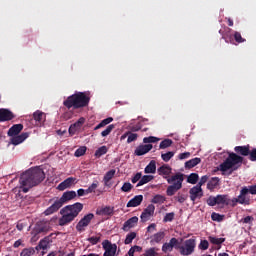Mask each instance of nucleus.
Listing matches in <instances>:
<instances>
[{"label":"nucleus","instance_id":"1","mask_svg":"<svg viewBox=\"0 0 256 256\" xmlns=\"http://www.w3.org/2000/svg\"><path fill=\"white\" fill-rule=\"evenodd\" d=\"M250 149L249 145L234 147L235 152L228 153V157L217 167L218 171H221L222 175H233V171L243 165V157H249Z\"/></svg>","mask_w":256,"mask_h":256},{"label":"nucleus","instance_id":"2","mask_svg":"<svg viewBox=\"0 0 256 256\" xmlns=\"http://www.w3.org/2000/svg\"><path fill=\"white\" fill-rule=\"evenodd\" d=\"M45 179L43 169L36 167L25 171L19 179L20 189L23 193H29V189L36 187Z\"/></svg>","mask_w":256,"mask_h":256},{"label":"nucleus","instance_id":"3","mask_svg":"<svg viewBox=\"0 0 256 256\" xmlns=\"http://www.w3.org/2000/svg\"><path fill=\"white\" fill-rule=\"evenodd\" d=\"M91 98L85 92H76L63 101L66 109H83L89 105Z\"/></svg>","mask_w":256,"mask_h":256},{"label":"nucleus","instance_id":"4","mask_svg":"<svg viewBox=\"0 0 256 256\" xmlns=\"http://www.w3.org/2000/svg\"><path fill=\"white\" fill-rule=\"evenodd\" d=\"M250 195H256V184L250 186H244L240 190V194L237 198L230 199L231 207H236L237 203L240 205H251Z\"/></svg>","mask_w":256,"mask_h":256},{"label":"nucleus","instance_id":"5","mask_svg":"<svg viewBox=\"0 0 256 256\" xmlns=\"http://www.w3.org/2000/svg\"><path fill=\"white\" fill-rule=\"evenodd\" d=\"M75 197H77V192L73 190L64 192L60 199H57L44 211V215H53V213H57V210L62 208L64 203L75 199Z\"/></svg>","mask_w":256,"mask_h":256},{"label":"nucleus","instance_id":"6","mask_svg":"<svg viewBox=\"0 0 256 256\" xmlns=\"http://www.w3.org/2000/svg\"><path fill=\"white\" fill-rule=\"evenodd\" d=\"M183 181H185V177L182 173H176L175 175L171 176L170 178H167V183H169L170 186L167 187L166 194L168 197H173L177 191L182 189L183 187Z\"/></svg>","mask_w":256,"mask_h":256},{"label":"nucleus","instance_id":"7","mask_svg":"<svg viewBox=\"0 0 256 256\" xmlns=\"http://www.w3.org/2000/svg\"><path fill=\"white\" fill-rule=\"evenodd\" d=\"M195 247H197V240H195V238H190L185 240L184 245L181 246L178 244V251L180 255L189 256L195 253Z\"/></svg>","mask_w":256,"mask_h":256},{"label":"nucleus","instance_id":"8","mask_svg":"<svg viewBox=\"0 0 256 256\" xmlns=\"http://www.w3.org/2000/svg\"><path fill=\"white\" fill-rule=\"evenodd\" d=\"M209 207H215V205H231V198L227 194H218L217 196H210L206 200Z\"/></svg>","mask_w":256,"mask_h":256},{"label":"nucleus","instance_id":"9","mask_svg":"<svg viewBox=\"0 0 256 256\" xmlns=\"http://www.w3.org/2000/svg\"><path fill=\"white\" fill-rule=\"evenodd\" d=\"M95 219V214L94 213H89L86 214L76 225V231L78 233H83L87 227L91 224V221Z\"/></svg>","mask_w":256,"mask_h":256},{"label":"nucleus","instance_id":"10","mask_svg":"<svg viewBox=\"0 0 256 256\" xmlns=\"http://www.w3.org/2000/svg\"><path fill=\"white\" fill-rule=\"evenodd\" d=\"M83 211V204L81 202H76L72 205L65 206L61 213H71L74 218L78 217L79 213Z\"/></svg>","mask_w":256,"mask_h":256},{"label":"nucleus","instance_id":"11","mask_svg":"<svg viewBox=\"0 0 256 256\" xmlns=\"http://www.w3.org/2000/svg\"><path fill=\"white\" fill-rule=\"evenodd\" d=\"M102 247L105 251L103 256H115L117 253V244H112L109 240H104L102 242Z\"/></svg>","mask_w":256,"mask_h":256},{"label":"nucleus","instance_id":"12","mask_svg":"<svg viewBox=\"0 0 256 256\" xmlns=\"http://www.w3.org/2000/svg\"><path fill=\"white\" fill-rule=\"evenodd\" d=\"M153 215H155V205L150 204L142 212L140 216L141 222L147 223V221L151 220V217H153Z\"/></svg>","mask_w":256,"mask_h":256},{"label":"nucleus","instance_id":"13","mask_svg":"<svg viewBox=\"0 0 256 256\" xmlns=\"http://www.w3.org/2000/svg\"><path fill=\"white\" fill-rule=\"evenodd\" d=\"M173 249L179 250V240L177 238H171L169 242L162 245L163 253H171Z\"/></svg>","mask_w":256,"mask_h":256},{"label":"nucleus","instance_id":"14","mask_svg":"<svg viewBox=\"0 0 256 256\" xmlns=\"http://www.w3.org/2000/svg\"><path fill=\"white\" fill-rule=\"evenodd\" d=\"M189 195H190V201L195 203L197 199H201L203 197V188H200V186H193L189 190Z\"/></svg>","mask_w":256,"mask_h":256},{"label":"nucleus","instance_id":"15","mask_svg":"<svg viewBox=\"0 0 256 256\" xmlns=\"http://www.w3.org/2000/svg\"><path fill=\"white\" fill-rule=\"evenodd\" d=\"M15 119V114L9 109L1 108L0 109V123H5V121H12Z\"/></svg>","mask_w":256,"mask_h":256},{"label":"nucleus","instance_id":"16","mask_svg":"<svg viewBox=\"0 0 256 256\" xmlns=\"http://www.w3.org/2000/svg\"><path fill=\"white\" fill-rule=\"evenodd\" d=\"M138 223H139V217L133 216L132 218H129L126 222H124L122 229L125 232L131 231V229L137 227Z\"/></svg>","mask_w":256,"mask_h":256},{"label":"nucleus","instance_id":"17","mask_svg":"<svg viewBox=\"0 0 256 256\" xmlns=\"http://www.w3.org/2000/svg\"><path fill=\"white\" fill-rule=\"evenodd\" d=\"M151 149H153L152 144L139 145L135 149L134 153H135V155H137V157H141L142 155H147V153H149V151H151Z\"/></svg>","mask_w":256,"mask_h":256},{"label":"nucleus","instance_id":"18","mask_svg":"<svg viewBox=\"0 0 256 256\" xmlns=\"http://www.w3.org/2000/svg\"><path fill=\"white\" fill-rule=\"evenodd\" d=\"M75 181L76 179L74 177H69L58 185L57 190L65 191V189H69L70 187H73V185H75Z\"/></svg>","mask_w":256,"mask_h":256},{"label":"nucleus","instance_id":"19","mask_svg":"<svg viewBox=\"0 0 256 256\" xmlns=\"http://www.w3.org/2000/svg\"><path fill=\"white\" fill-rule=\"evenodd\" d=\"M64 215L59 219V225L60 227H65V225H69V223H72V221H75V218L73 215L69 212H61Z\"/></svg>","mask_w":256,"mask_h":256},{"label":"nucleus","instance_id":"20","mask_svg":"<svg viewBox=\"0 0 256 256\" xmlns=\"http://www.w3.org/2000/svg\"><path fill=\"white\" fill-rule=\"evenodd\" d=\"M85 124V119L83 117L79 118L78 121H76L74 124H72L69 127V134L70 135H75V133H77V131H79V129H81V127H83V125Z\"/></svg>","mask_w":256,"mask_h":256},{"label":"nucleus","instance_id":"21","mask_svg":"<svg viewBox=\"0 0 256 256\" xmlns=\"http://www.w3.org/2000/svg\"><path fill=\"white\" fill-rule=\"evenodd\" d=\"M157 171L158 175H161L164 179H166V181L167 179H171L169 175H171L172 168L169 165L164 164L161 167H159Z\"/></svg>","mask_w":256,"mask_h":256},{"label":"nucleus","instance_id":"22","mask_svg":"<svg viewBox=\"0 0 256 256\" xmlns=\"http://www.w3.org/2000/svg\"><path fill=\"white\" fill-rule=\"evenodd\" d=\"M28 137L29 133L23 132L20 135L12 136L10 143H12V145H21V143H23V141H25V139H27Z\"/></svg>","mask_w":256,"mask_h":256},{"label":"nucleus","instance_id":"23","mask_svg":"<svg viewBox=\"0 0 256 256\" xmlns=\"http://www.w3.org/2000/svg\"><path fill=\"white\" fill-rule=\"evenodd\" d=\"M33 119L35 121V125L39 127L40 125H43V122L45 121V113L37 110L33 113Z\"/></svg>","mask_w":256,"mask_h":256},{"label":"nucleus","instance_id":"24","mask_svg":"<svg viewBox=\"0 0 256 256\" xmlns=\"http://www.w3.org/2000/svg\"><path fill=\"white\" fill-rule=\"evenodd\" d=\"M21 131H23V124H14L8 130V137H15V136L19 135Z\"/></svg>","mask_w":256,"mask_h":256},{"label":"nucleus","instance_id":"25","mask_svg":"<svg viewBox=\"0 0 256 256\" xmlns=\"http://www.w3.org/2000/svg\"><path fill=\"white\" fill-rule=\"evenodd\" d=\"M141 203H143V195H136L126 204V207H139Z\"/></svg>","mask_w":256,"mask_h":256},{"label":"nucleus","instance_id":"26","mask_svg":"<svg viewBox=\"0 0 256 256\" xmlns=\"http://www.w3.org/2000/svg\"><path fill=\"white\" fill-rule=\"evenodd\" d=\"M36 233H47L49 231V223L39 222L35 228Z\"/></svg>","mask_w":256,"mask_h":256},{"label":"nucleus","instance_id":"27","mask_svg":"<svg viewBox=\"0 0 256 256\" xmlns=\"http://www.w3.org/2000/svg\"><path fill=\"white\" fill-rule=\"evenodd\" d=\"M157 172V162L155 160H151L149 164L145 167L144 173H156Z\"/></svg>","mask_w":256,"mask_h":256},{"label":"nucleus","instance_id":"28","mask_svg":"<svg viewBox=\"0 0 256 256\" xmlns=\"http://www.w3.org/2000/svg\"><path fill=\"white\" fill-rule=\"evenodd\" d=\"M219 181V177H212L207 183V189H209V191H213V189L219 186Z\"/></svg>","mask_w":256,"mask_h":256},{"label":"nucleus","instance_id":"29","mask_svg":"<svg viewBox=\"0 0 256 256\" xmlns=\"http://www.w3.org/2000/svg\"><path fill=\"white\" fill-rule=\"evenodd\" d=\"M115 208L111 206H105L101 208L100 210L96 211V215H113V211Z\"/></svg>","mask_w":256,"mask_h":256},{"label":"nucleus","instance_id":"30","mask_svg":"<svg viewBox=\"0 0 256 256\" xmlns=\"http://www.w3.org/2000/svg\"><path fill=\"white\" fill-rule=\"evenodd\" d=\"M199 163H201V158H193L191 160H188L187 162H185V168L186 169H193V167H197V165H199Z\"/></svg>","mask_w":256,"mask_h":256},{"label":"nucleus","instance_id":"31","mask_svg":"<svg viewBox=\"0 0 256 256\" xmlns=\"http://www.w3.org/2000/svg\"><path fill=\"white\" fill-rule=\"evenodd\" d=\"M153 181V176L144 175L141 176L140 181L137 183L136 187H142V185H147V183Z\"/></svg>","mask_w":256,"mask_h":256},{"label":"nucleus","instance_id":"32","mask_svg":"<svg viewBox=\"0 0 256 256\" xmlns=\"http://www.w3.org/2000/svg\"><path fill=\"white\" fill-rule=\"evenodd\" d=\"M115 169H112L108 172H106V174L104 175L103 181H104V185H108L109 181H111V179H113L115 177Z\"/></svg>","mask_w":256,"mask_h":256},{"label":"nucleus","instance_id":"33","mask_svg":"<svg viewBox=\"0 0 256 256\" xmlns=\"http://www.w3.org/2000/svg\"><path fill=\"white\" fill-rule=\"evenodd\" d=\"M108 151L109 149L107 148V146H101L95 151L94 155L97 159H99L100 157H103V155H107Z\"/></svg>","mask_w":256,"mask_h":256},{"label":"nucleus","instance_id":"34","mask_svg":"<svg viewBox=\"0 0 256 256\" xmlns=\"http://www.w3.org/2000/svg\"><path fill=\"white\" fill-rule=\"evenodd\" d=\"M208 241H210L212 245H223V243H225V238H217L215 236H209Z\"/></svg>","mask_w":256,"mask_h":256},{"label":"nucleus","instance_id":"35","mask_svg":"<svg viewBox=\"0 0 256 256\" xmlns=\"http://www.w3.org/2000/svg\"><path fill=\"white\" fill-rule=\"evenodd\" d=\"M113 118L112 117H108L104 120H102L95 128L94 131H97L99 129H102V127H106V125H109V123H112Z\"/></svg>","mask_w":256,"mask_h":256},{"label":"nucleus","instance_id":"36","mask_svg":"<svg viewBox=\"0 0 256 256\" xmlns=\"http://www.w3.org/2000/svg\"><path fill=\"white\" fill-rule=\"evenodd\" d=\"M137 237V233L136 232H130L126 235V238L124 240L125 245H131V243H133V239H135Z\"/></svg>","mask_w":256,"mask_h":256},{"label":"nucleus","instance_id":"37","mask_svg":"<svg viewBox=\"0 0 256 256\" xmlns=\"http://www.w3.org/2000/svg\"><path fill=\"white\" fill-rule=\"evenodd\" d=\"M173 157H175V152L173 151H169L167 153L161 154V158L165 163H169V161H171Z\"/></svg>","mask_w":256,"mask_h":256},{"label":"nucleus","instance_id":"38","mask_svg":"<svg viewBox=\"0 0 256 256\" xmlns=\"http://www.w3.org/2000/svg\"><path fill=\"white\" fill-rule=\"evenodd\" d=\"M163 239H165V232H158L152 237V241H154V243H161Z\"/></svg>","mask_w":256,"mask_h":256},{"label":"nucleus","instance_id":"39","mask_svg":"<svg viewBox=\"0 0 256 256\" xmlns=\"http://www.w3.org/2000/svg\"><path fill=\"white\" fill-rule=\"evenodd\" d=\"M188 183H191V185H196V183L199 181V174L197 173H191L187 178Z\"/></svg>","mask_w":256,"mask_h":256},{"label":"nucleus","instance_id":"40","mask_svg":"<svg viewBox=\"0 0 256 256\" xmlns=\"http://www.w3.org/2000/svg\"><path fill=\"white\" fill-rule=\"evenodd\" d=\"M33 255H35V248L33 247L24 248L20 253V256H33Z\"/></svg>","mask_w":256,"mask_h":256},{"label":"nucleus","instance_id":"41","mask_svg":"<svg viewBox=\"0 0 256 256\" xmlns=\"http://www.w3.org/2000/svg\"><path fill=\"white\" fill-rule=\"evenodd\" d=\"M85 153H87V146H81L75 151L74 156L75 157H83V155H85Z\"/></svg>","mask_w":256,"mask_h":256},{"label":"nucleus","instance_id":"42","mask_svg":"<svg viewBox=\"0 0 256 256\" xmlns=\"http://www.w3.org/2000/svg\"><path fill=\"white\" fill-rule=\"evenodd\" d=\"M171 145H173V140L165 139L160 143L159 147L160 149H167L168 147H171Z\"/></svg>","mask_w":256,"mask_h":256},{"label":"nucleus","instance_id":"43","mask_svg":"<svg viewBox=\"0 0 256 256\" xmlns=\"http://www.w3.org/2000/svg\"><path fill=\"white\" fill-rule=\"evenodd\" d=\"M113 129H115V124H110V125L107 126V128L105 130H103L101 132V135L103 137H107V135L111 134V131H113Z\"/></svg>","mask_w":256,"mask_h":256},{"label":"nucleus","instance_id":"44","mask_svg":"<svg viewBox=\"0 0 256 256\" xmlns=\"http://www.w3.org/2000/svg\"><path fill=\"white\" fill-rule=\"evenodd\" d=\"M131 189H133V185L130 182H125L121 187V191H123V193H129L131 192Z\"/></svg>","mask_w":256,"mask_h":256},{"label":"nucleus","instance_id":"45","mask_svg":"<svg viewBox=\"0 0 256 256\" xmlns=\"http://www.w3.org/2000/svg\"><path fill=\"white\" fill-rule=\"evenodd\" d=\"M173 219H175V213L174 212H170V213H167L164 216L163 222L164 223H171V221H173Z\"/></svg>","mask_w":256,"mask_h":256},{"label":"nucleus","instance_id":"46","mask_svg":"<svg viewBox=\"0 0 256 256\" xmlns=\"http://www.w3.org/2000/svg\"><path fill=\"white\" fill-rule=\"evenodd\" d=\"M198 249H201V251H207V249H209V241L201 240L198 245Z\"/></svg>","mask_w":256,"mask_h":256},{"label":"nucleus","instance_id":"47","mask_svg":"<svg viewBox=\"0 0 256 256\" xmlns=\"http://www.w3.org/2000/svg\"><path fill=\"white\" fill-rule=\"evenodd\" d=\"M225 216L219 214V213H215L213 212L211 215V219L212 221H217L218 223H221V221H223Z\"/></svg>","mask_w":256,"mask_h":256},{"label":"nucleus","instance_id":"48","mask_svg":"<svg viewBox=\"0 0 256 256\" xmlns=\"http://www.w3.org/2000/svg\"><path fill=\"white\" fill-rule=\"evenodd\" d=\"M152 203H165V196L163 195H155L152 199Z\"/></svg>","mask_w":256,"mask_h":256},{"label":"nucleus","instance_id":"49","mask_svg":"<svg viewBox=\"0 0 256 256\" xmlns=\"http://www.w3.org/2000/svg\"><path fill=\"white\" fill-rule=\"evenodd\" d=\"M234 39L236 41V43H245V38H243V36H241V33L236 31L234 32Z\"/></svg>","mask_w":256,"mask_h":256},{"label":"nucleus","instance_id":"50","mask_svg":"<svg viewBox=\"0 0 256 256\" xmlns=\"http://www.w3.org/2000/svg\"><path fill=\"white\" fill-rule=\"evenodd\" d=\"M138 137H139V135L132 133L131 131H128L127 143H133V141H137Z\"/></svg>","mask_w":256,"mask_h":256},{"label":"nucleus","instance_id":"51","mask_svg":"<svg viewBox=\"0 0 256 256\" xmlns=\"http://www.w3.org/2000/svg\"><path fill=\"white\" fill-rule=\"evenodd\" d=\"M157 141H159V138L154 136L143 138V143H157Z\"/></svg>","mask_w":256,"mask_h":256},{"label":"nucleus","instance_id":"52","mask_svg":"<svg viewBox=\"0 0 256 256\" xmlns=\"http://www.w3.org/2000/svg\"><path fill=\"white\" fill-rule=\"evenodd\" d=\"M207 181H209V176L204 175L200 178V181L198 182V184L196 186L198 187H203V185H205V183H207Z\"/></svg>","mask_w":256,"mask_h":256},{"label":"nucleus","instance_id":"53","mask_svg":"<svg viewBox=\"0 0 256 256\" xmlns=\"http://www.w3.org/2000/svg\"><path fill=\"white\" fill-rule=\"evenodd\" d=\"M89 243H91V245H97V243H99V241H101V237L98 236H92L90 238H88Z\"/></svg>","mask_w":256,"mask_h":256},{"label":"nucleus","instance_id":"54","mask_svg":"<svg viewBox=\"0 0 256 256\" xmlns=\"http://www.w3.org/2000/svg\"><path fill=\"white\" fill-rule=\"evenodd\" d=\"M141 177H143V174L141 172H137L134 177H132L131 182L132 183H137L141 181Z\"/></svg>","mask_w":256,"mask_h":256},{"label":"nucleus","instance_id":"55","mask_svg":"<svg viewBox=\"0 0 256 256\" xmlns=\"http://www.w3.org/2000/svg\"><path fill=\"white\" fill-rule=\"evenodd\" d=\"M190 157H191V152H184L178 155V159H180V161H183V159H189Z\"/></svg>","mask_w":256,"mask_h":256},{"label":"nucleus","instance_id":"56","mask_svg":"<svg viewBox=\"0 0 256 256\" xmlns=\"http://www.w3.org/2000/svg\"><path fill=\"white\" fill-rule=\"evenodd\" d=\"M248 155H249L248 159L250 161H256V148H253L252 150H250V153Z\"/></svg>","mask_w":256,"mask_h":256},{"label":"nucleus","instance_id":"57","mask_svg":"<svg viewBox=\"0 0 256 256\" xmlns=\"http://www.w3.org/2000/svg\"><path fill=\"white\" fill-rule=\"evenodd\" d=\"M48 245H49V242H47V240H40L38 247L39 249L45 250L47 249Z\"/></svg>","mask_w":256,"mask_h":256},{"label":"nucleus","instance_id":"58","mask_svg":"<svg viewBox=\"0 0 256 256\" xmlns=\"http://www.w3.org/2000/svg\"><path fill=\"white\" fill-rule=\"evenodd\" d=\"M155 255H157V252L155 251V248H149L144 253V256H155Z\"/></svg>","mask_w":256,"mask_h":256},{"label":"nucleus","instance_id":"59","mask_svg":"<svg viewBox=\"0 0 256 256\" xmlns=\"http://www.w3.org/2000/svg\"><path fill=\"white\" fill-rule=\"evenodd\" d=\"M99 187V181L95 180L88 188H90V191L92 193H95V189Z\"/></svg>","mask_w":256,"mask_h":256},{"label":"nucleus","instance_id":"60","mask_svg":"<svg viewBox=\"0 0 256 256\" xmlns=\"http://www.w3.org/2000/svg\"><path fill=\"white\" fill-rule=\"evenodd\" d=\"M253 221V217L252 216H246L244 219H243V223H246V224H249Z\"/></svg>","mask_w":256,"mask_h":256},{"label":"nucleus","instance_id":"61","mask_svg":"<svg viewBox=\"0 0 256 256\" xmlns=\"http://www.w3.org/2000/svg\"><path fill=\"white\" fill-rule=\"evenodd\" d=\"M77 195H78V197L85 196V189H83V188L78 189Z\"/></svg>","mask_w":256,"mask_h":256},{"label":"nucleus","instance_id":"62","mask_svg":"<svg viewBox=\"0 0 256 256\" xmlns=\"http://www.w3.org/2000/svg\"><path fill=\"white\" fill-rule=\"evenodd\" d=\"M130 131H132L133 133L137 132V131H141V126H132L130 128Z\"/></svg>","mask_w":256,"mask_h":256},{"label":"nucleus","instance_id":"63","mask_svg":"<svg viewBox=\"0 0 256 256\" xmlns=\"http://www.w3.org/2000/svg\"><path fill=\"white\" fill-rule=\"evenodd\" d=\"M185 200H186V198L183 195H180V196L177 197L178 203H185Z\"/></svg>","mask_w":256,"mask_h":256},{"label":"nucleus","instance_id":"64","mask_svg":"<svg viewBox=\"0 0 256 256\" xmlns=\"http://www.w3.org/2000/svg\"><path fill=\"white\" fill-rule=\"evenodd\" d=\"M129 256H135V248L131 247L128 251Z\"/></svg>","mask_w":256,"mask_h":256}]
</instances>
